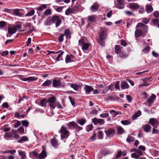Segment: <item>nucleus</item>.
Segmentation results:
<instances>
[{"mask_svg":"<svg viewBox=\"0 0 159 159\" xmlns=\"http://www.w3.org/2000/svg\"><path fill=\"white\" fill-rule=\"evenodd\" d=\"M107 35L106 32L103 30H101L99 34V38L98 40V42L102 46L104 45L105 43L104 40L106 39Z\"/></svg>","mask_w":159,"mask_h":159,"instance_id":"obj_1","label":"nucleus"},{"mask_svg":"<svg viewBox=\"0 0 159 159\" xmlns=\"http://www.w3.org/2000/svg\"><path fill=\"white\" fill-rule=\"evenodd\" d=\"M61 133V138L62 139H63L66 137H68L70 135V133L67 129L66 127L62 126L59 132Z\"/></svg>","mask_w":159,"mask_h":159,"instance_id":"obj_2","label":"nucleus"},{"mask_svg":"<svg viewBox=\"0 0 159 159\" xmlns=\"http://www.w3.org/2000/svg\"><path fill=\"white\" fill-rule=\"evenodd\" d=\"M78 11V8L76 6H74L73 8H69L65 11V13L68 16L70 14H75Z\"/></svg>","mask_w":159,"mask_h":159,"instance_id":"obj_3","label":"nucleus"},{"mask_svg":"<svg viewBox=\"0 0 159 159\" xmlns=\"http://www.w3.org/2000/svg\"><path fill=\"white\" fill-rule=\"evenodd\" d=\"M136 28L141 29V30L143 31V33L147 32L148 31V26L142 23H139L137 25Z\"/></svg>","mask_w":159,"mask_h":159,"instance_id":"obj_4","label":"nucleus"},{"mask_svg":"<svg viewBox=\"0 0 159 159\" xmlns=\"http://www.w3.org/2000/svg\"><path fill=\"white\" fill-rule=\"evenodd\" d=\"M52 20L53 23H55L56 27H58L60 25L61 23V20L58 16L54 15L52 16Z\"/></svg>","mask_w":159,"mask_h":159,"instance_id":"obj_5","label":"nucleus"},{"mask_svg":"<svg viewBox=\"0 0 159 159\" xmlns=\"http://www.w3.org/2000/svg\"><path fill=\"white\" fill-rule=\"evenodd\" d=\"M52 86L55 88H60L63 87V85L61 80L54 79L52 81Z\"/></svg>","mask_w":159,"mask_h":159,"instance_id":"obj_6","label":"nucleus"},{"mask_svg":"<svg viewBox=\"0 0 159 159\" xmlns=\"http://www.w3.org/2000/svg\"><path fill=\"white\" fill-rule=\"evenodd\" d=\"M56 99L54 97H51L49 98L48 101L50 107L52 109H54L56 104L55 103Z\"/></svg>","mask_w":159,"mask_h":159,"instance_id":"obj_7","label":"nucleus"},{"mask_svg":"<svg viewBox=\"0 0 159 159\" xmlns=\"http://www.w3.org/2000/svg\"><path fill=\"white\" fill-rule=\"evenodd\" d=\"M67 125L70 128L72 127L75 128L78 130H80L83 129L82 127L79 126L77 124L73 121L68 123L67 124Z\"/></svg>","mask_w":159,"mask_h":159,"instance_id":"obj_8","label":"nucleus"},{"mask_svg":"<svg viewBox=\"0 0 159 159\" xmlns=\"http://www.w3.org/2000/svg\"><path fill=\"white\" fill-rule=\"evenodd\" d=\"M92 122L95 125H96L97 124L103 125L105 123V121L103 119H97L96 118H94L92 119Z\"/></svg>","mask_w":159,"mask_h":159,"instance_id":"obj_9","label":"nucleus"},{"mask_svg":"<svg viewBox=\"0 0 159 159\" xmlns=\"http://www.w3.org/2000/svg\"><path fill=\"white\" fill-rule=\"evenodd\" d=\"M148 123L152 125L154 128H157L158 126L159 122L155 118H152L150 119Z\"/></svg>","mask_w":159,"mask_h":159,"instance_id":"obj_10","label":"nucleus"},{"mask_svg":"<svg viewBox=\"0 0 159 159\" xmlns=\"http://www.w3.org/2000/svg\"><path fill=\"white\" fill-rule=\"evenodd\" d=\"M156 97V96L154 94L152 95L149 97L147 100V103H148V106H150L153 103L154 101L155 100Z\"/></svg>","mask_w":159,"mask_h":159,"instance_id":"obj_11","label":"nucleus"},{"mask_svg":"<svg viewBox=\"0 0 159 159\" xmlns=\"http://www.w3.org/2000/svg\"><path fill=\"white\" fill-rule=\"evenodd\" d=\"M127 7L131 9L137 10L139 7L138 4L135 3H130L127 5Z\"/></svg>","mask_w":159,"mask_h":159,"instance_id":"obj_12","label":"nucleus"},{"mask_svg":"<svg viewBox=\"0 0 159 159\" xmlns=\"http://www.w3.org/2000/svg\"><path fill=\"white\" fill-rule=\"evenodd\" d=\"M37 80V78L35 77H29L26 78H23L22 79V80L28 81V82H31L32 81H34Z\"/></svg>","mask_w":159,"mask_h":159,"instance_id":"obj_13","label":"nucleus"},{"mask_svg":"<svg viewBox=\"0 0 159 159\" xmlns=\"http://www.w3.org/2000/svg\"><path fill=\"white\" fill-rule=\"evenodd\" d=\"M151 78H145L143 80V81H144L143 83L139 85V88L140 89V88L141 87L144 86H147L149 84V83H148V82H149V80L150 79H151Z\"/></svg>","mask_w":159,"mask_h":159,"instance_id":"obj_14","label":"nucleus"},{"mask_svg":"<svg viewBox=\"0 0 159 159\" xmlns=\"http://www.w3.org/2000/svg\"><path fill=\"white\" fill-rule=\"evenodd\" d=\"M8 34L11 35L16 32L17 29H16V28L14 27H8Z\"/></svg>","mask_w":159,"mask_h":159,"instance_id":"obj_15","label":"nucleus"},{"mask_svg":"<svg viewBox=\"0 0 159 159\" xmlns=\"http://www.w3.org/2000/svg\"><path fill=\"white\" fill-rule=\"evenodd\" d=\"M120 87L122 89H128L129 86L125 81H122L120 83Z\"/></svg>","mask_w":159,"mask_h":159,"instance_id":"obj_16","label":"nucleus"},{"mask_svg":"<svg viewBox=\"0 0 159 159\" xmlns=\"http://www.w3.org/2000/svg\"><path fill=\"white\" fill-rule=\"evenodd\" d=\"M141 30L138 28H136V30L135 32V35L136 38L139 37L144 34L143 31Z\"/></svg>","mask_w":159,"mask_h":159,"instance_id":"obj_17","label":"nucleus"},{"mask_svg":"<svg viewBox=\"0 0 159 159\" xmlns=\"http://www.w3.org/2000/svg\"><path fill=\"white\" fill-rule=\"evenodd\" d=\"M47 155L46 152L43 150L41 153L39 154L38 159H44L46 157Z\"/></svg>","mask_w":159,"mask_h":159,"instance_id":"obj_18","label":"nucleus"},{"mask_svg":"<svg viewBox=\"0 0 159 159\" xmlns=\"http://www.w3.org/2000/svg\"><path fill=\"white\" fill-rule=\"evenodd\" d=\"M99 6L97 3H94L91 7L90 10L92 12H95L97 11Z\"/></svg>","mask_w":159,"mask_h":159,"instance_id":"obj_19","label":"nucleus"},{"mask_svg":"<svg viewBox=\"0 0 159 159\" xmlns=\"http://www.w3.org/2000/svg\"><path fill=\"white\" fill-rule=\"evenodd\" d=\"M106 134L108 136H112L114 134V132L112 129H110L108 130L105 131Z\"/></svg>","mask_w":159,"mask_h":159,"instance_id":"obj_20","label":"nucleus"},{"mask_svg":"<svg viewBox=\"0 0 159 159\" xmlns=\"http://www.w3.org/2000/svg\"><path fill=\"white\" fill-rule=\"evenodd\" d=\"M53 23L52 16L48 17L45 21V24L47 25H51Z\"/></svg>","mask_w":159,"mask_h":159,"instance_id":"obj_21","label":"nucleus"},{"mask_svg":"<svg viewBox=\"0 0 159 159\" xmlns=\"http://www.w3.org/2000/svg\"><path fill=\"white\" fill-rule=\"evenodd\" d=\"M19 155L20 156L21 159H25L26 157V153L23 151H18Z\"/></svg>","mask_w":159,"mask_h":159,"instance_id":"obj_22","label":"nucleus"},{"mask_svg":"<svg viewBox=\"0 0 159 159\" xmlns=\"http://www.w3.org/2000/svg\"><path fill=\"white\" fill-rule=\"evenodd\" d=\"M112 117H115L117 115H120L121 113L120 111H116L114 110H111L109 111Z\"/></svg>","mask_w":159,"mask_h":159,"instance_id":"obj_23","label":"nucleus"},{"mask_svg":"<svg viewBox=\"0 0 159 159\" xmlns=\"http://www.w3.org/2000/svg\"><path fill=\"white\" fill-rule=\"evenodd\" d=\"M50 142L52 145L54 147H56L58 144L57 141L55 138L52 139Z\"/></svg>","mask_w":159,"mask_h":159,"instance_id":"obj_24","label":"nucleus"},{"mask_svg":"<svg viewBox=\"0 0 159 159\" xmlns=\"http://www.w3.org/2000/svg\"><path fill=\"white\" fill-rule=\"evenodd\" d=\"M141 115V111L140 110H139L137 112L132 116V119L133 120H135L137 117Z\"/></svg>","mask_w":159,"mask_h":159,"instance_id":"obj_25","label":"nucleus"},{"mask_svg":"<svg viewBox=\"0 0 159 159\" xmlns=\"http://www.w3.org/2000/svg\"><path fill=\"white\" fill-rule=\"evenodd\" d=\"M70 87L74 89H77L81 88V86L75 84H70Z\"/></svg>","mask_w":159,"mask_h":159,"instance_id":"obj_26","label":"nucleus"},{"mask_svg":"<svg viewBox=\"0 0 159 159\" xmlns=\"http://www.w3.org/2000/svg\"><path fill=\"white\" fill-rule=\"evenodd\" d=\"M77 122L80 125H83L85 123L86 120L84 118L78 119L77 120Z\"/></svg>","mask_w":159,"mask_h":159,"instance_id":"obj_27","label":"nucleus"},{"mask_svg":"<svg viewBox=\"0 0 159 159\" xmlns=\"http://www.w3.org/2000/svg\"><path fill=\"white\" fill-rule=\"evenodd\" d=\"M52 81L51 80H47L43 84L42 86H49L51 85Z\"/></svg>","mask_w":159,"mask_h":159,"instance_id":"obj_28","label":"nucleus"},{"mask_svg":"<svg viewBox=\"0 0 159 159\" xmlns=\"http://www.w3.org/2000/svg\"><path fill=\"white\" fill-rule=\"evenodd\" d=\"M64 34L67 38L70 39L71 38L70 32L69 29H66L65 30Z\"/></svg>","mask_w":159,"mask_h":159,"instance_id":"obj_29","label":"nucleus"},{"mask_svg":"<svg viewBox=\"0 0 159 159\" xmlns=\"http://www.w3.org/2000/svg\"><path fill=\"white\" fill-rule=\"evenodd\" d=\"M130 151L131 152H137L140 155H143V153L141 151L138 150L136 148L131 149L130 150Z\"/></svg>","mask_w":159,"mask_h":159,"instance_id":"obj_30","label":"nucleus"},{"mask_svg":"<svg viewBox=\"0 0 159 159\" xmlns=\"http://www.w3.org/2000/svg\"><path fill=\"white\" fill-rule=\"evenodd\" d=\"M146 7L148 13H150L153 11V8L150 5H146Z\"/></svg>","mask_w":159,"mask_h":159,"instance_id":"obj_31","label":"nucleus"},{"mask_svg":"<svg viewBox=\"0 0 159 159\" xmlns=\"http://www.w3.org/2000/svg\"><path fill=\"white\" fill-rule=\"evenodd\" d=\"M8 124L2 127V129L4 132L9 131L10 129V128L8 127Z\"/></svg>","mask_w":159,"mask_h":159,"instance_id":"obj_32","label":"nucleus"},{"mask_svg":"<svg viewBox=\"0 0 159 159\" xmlns=\"http://www.w3.org/2000/svg\"><path fill=\"white\" fill-rule=\"evenodd\" d=\"M143 128L145 131L146 132H148L150 131L151 126L148 124H146L144 126Z\"/></svg>","mask_w":159,"mask_h":159,"instance_id":"obj_33","label":"nucleus"},{"mask_svg":"<svg viewBox=\"0 0 159 159\" xmlns=\"http://www.w3.org/2000/svg\"><path fill=\"white\" fill-rule=\"evenodd\" d=\"M121 46L119 45H116L115 48V52L117 54H119L121 52Z\"/></svg>","mask_w":159,"mask_h":159,"instance_id":"obj_34","label":"nucleus"},{"mask_svg":"<svg viewBox=\"0 0 159 159\" xmlns=\"http://www.w3.org/2000/svg\"><path fill=\"white\" fill-rule=\"evenodd\" d=\"M28 138L26 136H23L21 138L20 140L18 141V142L20 143H22L23 142L28 141Z\"/></svg>","mask_w":159,"mask_h":159,"instance_id":"obj_35","label":"nucleus"},{"mask_svg":"<svg viewBox=\"0 0 159 159\" xmlns=\"http://www.w3.org/2000/svg\"><path fill=\"white\" fill-rule=\"evenodd\" d=\"M142 155H140L137 152H134L131 154V156L132 157L135 159H139V158Z\"/></svg>","mask_w":159,"mask_h":159,"instance_id":"obj_36","label":"nucleus"},{"mask_svg":"<svg viewBox=\"0 0 159 159\" xmlns=\"http://www.w3.org/2000/svg\"><path fill=\"white\" fill-rule=\"evenodd\" d=\"M125 12L126 15L128 16H134V14L133 13V12H132L131 11H125Z\"/></svg>","mask_w":159,"mask_h":159,"instance_id":"obj_37","label":"nucleus"},{"mask_svg":"<svg viewBox=\"0 0 159 159\" xmlns=\"http://www.w3.org/2000/svg\"><path fill=\"white\" fill-rule=\"evenodd\" d=\"M73 56H70L69 55H67L66 57V58L65 60L66 62V63H68L69 62H70L71 61V60L70 59Z\"/></svg>","mask_w":159,"mask_h":159,"instance_id":"obj_38","label":"nucleus"},{"mask_svg":"<svg viewBox=\"0 0 159 159\" xmlns=\"http://www.w3.org/2000/svg\"><path fill=\"white\" fill-rule=\"evenodd\" d=\"M64 53V52L62 51L59 54H58L56 59V60L57 61H58L60 60H62V56Z\"/></svg>","mask_w":159,"mask_h":159,"instance_id":"obj_39","label":"nucleus"},{"mask_svg":"<svg viewBox=\"0 0 159 159\" xmlns=\"http://www.w3.org/2000/svg\"><path fill=\"white\" fill-rule=\"evenodd\" d=\"M89 46V43H84L82 45V48L83 50H87Z\"/></svg>","mask_w":159,"mask_h":159,"instance_id":"obj_40","label":"nucleus"},{"mask_svg":"<svg viewBox=\"0 0 159 159\" xmlns=\"http://www.w3.org/2000/svg\"><path fill=\"white\" fill-rule=\"evenodd\" d=\"M34 10H32L26 14L25 16H32L34 14Z\"/></svg>","mask_w":159,"mask_h":159,"instance_id":"obj_41","label":"nucleus"},{"mask_svg":"<svg viewBox=\"0 0 159 159\" xmlns=\"http://www.w3.org/2000/svg\"><path fill=\"white\" fill-rule=\"evenodd\" d=\"M121 123L124 125H127L130 124L131 123V122L128 120H124L121 121Z\"/></svg>","mask_w":159,"mask_h":159,"instance_id":"obj_42","label":"nucleus"},{"mask_svg":"<svg viewBox=\"0 0 159 159\" xmlns=\"http://www.w3.org/2000/svg\"><path fill=\"white\" fill-rule=\"evenodd\" d=\"M13 13L18 16H21V14L19 12V10L16 9L13 10Z\"/></svg>","mask_w":159,"mask_h":159,"instance_id":"obj_43","label":"nucleus"},{"mask_svg":"<svg viewBox=\"0 0 159 159\" xmlns=\"http://www.w3.org/2000/svg\"><path fill=\"white\" fill-rule=\"evenodd\" d=\"M21 123L23 126L26 127L28 126L29 122L27 120H22L21 121Z\"/></svg>","mask_w":159,"mask_h":159,"instance_id":"obj_44","label":"nucleus"},{"mask_svg":"<svg viewBox=\"0 0 159 159\" xmlns=\"http://www.w3.org/2000/svg\"><path fill=\"white\" fill-rule=\"evenodd\" d=\"M117 132L118 133L121 134L124 132V129L121 127H119L118 128Z\"/></svg>","mask_w":159,"mask_h":159,"instance_id":"obj_45","label":"nucleus"},{"mask_svg":"<svg viewBox=\"0 0 159 159\" xmlns=\"http://www.w3.org/2000/svg\"><path fill=\"white\" fill-rule=\"evenodd\" d=\"M109 116V114L108 112L103 113L100 115V116L101 118H106L108 117Z\"/></svg>","mask_w":159,"mask_h":159,"instance_id":"obj_46","label":"nucleus"},{"mask_svg":"<svg viewBox=\"0 0 159 159\" xmlns=\"http://www.w3.org/2000/svg\"><path fill=\"white\" fill-rule=\"evenodd\" d=\"M47 6L45 4L41 5L38 8V10L40 11H43L44 9H46Z\"/></svg>","mask_w":159,"mask_h":159,"instance_id":"obj_47","label":"nucleus"},{"mask_svg":"<svg viewBox=\"0 0 159 159\" xmlns=\"http://www.w3.org/2000/svg\"><path fill=\"white\" fill-rule=\"evenodd\" d=\"M48 102L45 99H43L41 101L40 104L42 106L44 107L46 105V104Z\"/></svg>","mask_w":159,"mask_h":159,"instance_id":"obj_48","label":"nucleus"},{"mask_svg":"<svg viewBox=\"0 0 159 159\" xmlns=\"http://www.w3.org/2000/svg\"><path fill=\"white\" fill-rule=\"evenodd\" d=\"M18 130L20 134H24V130L23 126H20L18 129Z\"/></svg>","mask_w":159,"mask_h":159,"instance_id":"obj_49","label":"nucleus"},{"mask_svg":"<svg viewBox=\"0 0 159 159\" xmlns=\"http://www.w3.org/2000/svg\"><path fill=\"white\" fill-rule=\"evenodd\" d=\"M127 142H129L131 141H133L134 140V139L132 136H129L126 139Z\"/></svg>","mask_w":159,"mask_h":159,"instance_id":"obj_50","label":"nucleus"},{"mask_svg":"<svg viewBox=\"0 0 159 159\" xmlns=\"http://www.w3.org/2000/svg\"><path fill=\"white\" fill-rule=\"evenodd\" d=\"M51 11L49 9L46 10L44 12V14L45 15L48 16L51 14Z\"/></svg>","mask_w":159,"mask_h":159,"instance_id":"obj_51","label":"nucleus"},{"mask_svg":"<svg viewBox=\"0 0 159 159\" xmlns=\"http://www.w3.org/2000/svg\"><path fill=\"white\" fill-rule=\"evenodd\" d=\"M150 50V49L149 47L148 46H146L143 50V51L145 53H147Z\"/></svg>","mask_w":159,"mask_h":159,"instance_id":"obj_52","label":"nucleus"},{"mask_svg":"<svg viewBox=\"0 0 159 159\" xmlns=\"http://www.w3.org/2000/svg\"><path fill=\"white\" fill-rule=\"evenodd\" d=\"M103 133L101 131H99L98 132V138L99 139H102Z\"/></svg>","mask_w":159,"mask_h":159,"instance_id":"obj_53","label":"nucleus"},{"mask_svg":"<svg viewBox=\"0 0 159 159\" xmlns=\"http://www.w3.org/2000/svg\"><path fill=\"white\" fill-rule=\"evenodd\" d=\"M96 16L95 15H93L90 16V22H93L95 20Z\"/></svg>","mask_w":159,"mask_h":159,"instance_id":"obj_54","label":"nucleus"},{"mask_svg":"<svg viewBox=\"0 0 159 159\" xmlns=\"http://www.w3.org/2000/svg\"><path fill=\"white\" fill-rule=\"evenodd\" d=\"M98 112V111L96 109L92 108L91 109V112H90V113H91L92 114L94 115L97 114Z\"/></svg>","mask_w":159,"mask_h":159,"instance_id":"obj_55","label":"nucleus"},{"mask_svg":"<svg viewBox=\"0 0 159 159\" xmlns=\"http://www.w3.org/2000/svg\"><path fill=\"white\" fill-rule=\"evenodd\" d=\"M111 153V152L110 151H107V150L103 151L102 152V154L103 155H106L107 154H109Z\"/></svg>","mask_w":159,"mask_h":159,"instance_id":"obj_56","label":"nucleus"},{"mask_svg":"<svg viewBox=\"0 0 159 159\" xmlns=\"http://www.w3.org/2000/svg\"><path fill=\"white\" fill-rule=\"evenodd\" d=\"M115 88L116 89H120V82L117 81L115 84Z\"/></svg>","mask_w":159,"mask_h":159,"instance_id":"obj_57","label":"nucleus"},{"mask_svg":"<svg viewBox=\"0 0 159 159\" xmlns=\"http://www.w3.org/2000/svg\"><path fill=\"white\" fill-rule=\"evenodd\" d=\"M21 125L20 122L19 121H17V122L15 124L14 127L15 128H17L19 126H20Z\"/></svg>","mask_w":159,"mask_h":159,"instance_id":"obj_58","label":"nucleus"},{"mask_svg":"<svg viewBox=\"0 0 159 159\" xmlns=\"http://www.w3.org/2000/svg\"><path fill=\"white\" fill-rule=\"evenodd\" d=\"M64 35L63 34H61L58 37V40L60 42H62L63 40V37Z\"/></svg>","mask_w":159,"mask_h":159,"instance_id":"obj_59","label":"nucleus"},{"mask_svg":"<svg viewBox=\"0 0 159 159\" xmlns=\"http://www.w3.org/2000/svg\"><path fill=\"white\" fill-rule=\"evenodd\" d=\"M5 136L7 138H11L12 137V135L11 133H5Z\"/></svg>","mask_w":159,"mask_h":159,"instance_id":"obj_60","label":"nucleus"},{"mask_svg":"<svg viewBox=\"0 0 159 159\" xmlns=\"http://www.w3.org/2000/svg\"><path fill=\"white\" fill-rule=\"evenodd\" d=\"M153 15L155 17H158L159 16V12L158 11H155L153 13Z\"/></svg>","mask_w":159,"mask_h":159,"instance_id":"obj_61","label":"nucleus"},{"mask_svg":"<svg viewBox=\"0 0 159 159\" xmlns=\"http://www.w3.org/2000/svg\"><path fill=\"white\" fill-rule=\"evenodd\" d=\"M69 99L71 103V104L73 106H74L75 104L74 100L72 98L70 97H69Z\"/></svg>","mask_w":159,"mask_h":159,"instance_id":"obj_62","label":"nucleus"},{"mask_svg":"<svg viewBox=\"0 0 159 159\" xmlns=\"http://www.w3.org/2000/svg\"><path fill=\"white\" fill-rule=\"evenodd\" d=\"M6 22L4 21H0V28H2L5 25Z\"/></svg>","mask_w":159,"mask_h":159,"instance_id":"obj_63","label":"nucleus"},{"mask_svg":"<svg viewBox=\"0 0 159 159\" xmlns=\"http://www.w3.org/2000/svg\"><path fill=\"white\" fill-rule=\"evenodd\" d=\"M32 153L34 157L38 159L39 154H38L37 152L33 151L32 152Z\"/></svg>","mask_w":159,"mask_h":159,"instance_id":"obj_64","label":"nucleus"}]
</instances>
